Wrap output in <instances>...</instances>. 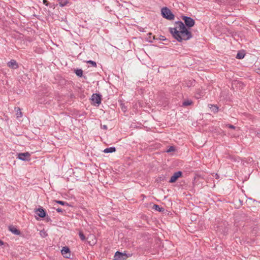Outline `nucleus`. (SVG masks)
<instances>
[{"label":"nucleus","instance_id":"9d476101","mask_svg":"<svg viewBox=\"0 0 260 260\" xmlns=\"http://www.w3.org/2000/svg\"><path fill=\"white\" fill-rule=\"evenodd\" d=\"M35 212L40 217L43 218L46 216V212L42 208L36 209Z\"/></svg>","mask_w":260,"mask_h":260},{"label":"nucleus","instance_id":"f8f14e48","mask_svg":"<svg viewBox=\"0 0 260 260\" xmlns=\"http://www.w3.org/2000/svg\"><path fill=\"white\" fill-rule=\"evenodd\" d=\"M9 230L11 232H12V233H13V234H14L15 235H19L20 233V231L19 230H18L17 229H16L15 228H14L13 226H10Z\"/></svg>","mask_w":260,"mask_h":260},{"label":"nucleus","instance_id":"cd10ccee","mask_svg":"<svg viewBox=\"0 0 260 260\" xmlns=\"http://www.w3.org/2000/svg\"><path fill=\"white\" fill-rule=\"evenodd\" d=\"M43 2L45 4V3H46L47 2V1L46 0H43Z\"/></svg>","mask_w":260,"mask_h":260},{"label":"nucleus","instance_id":"6e6552de","mask_svg":"<svg viewBox=\"0 0 260 260\" xmlns=\"http://www.w3.org/2000/svg\"><path fill=\"white\" fill-rule=\"evenodd\" d=\"M181 175L182 172L180 171L175 172L171 177L169 182L170 183L175 182L177 180V179L181 176Z\"/></svg>","mask_w":260,"mask_h":260},{"label":"nucleus","instance_id":"f3484780","mask_svg":"<svg viewBox=\"0 0 260 260\" xmlns=\"http://www.w3.org/2000/svg\"><path fill=\"white\" fill-rule=\"evenodd\" d=\"M79 235L81 240L84 241L86 240L85 236H84L82 232H80L79 233Z\"/></svg>","mask_w":260,"mask_h":260},{"label":"nucleus","instance_id":"aec40b11","mask_svg":"<svg viewBox=\"0 0 260 260\" xmlns=\"http://www.w3.org/2000/svg\"><path fill=\"white\" fill-rule=\"evenodd\" d=\"M153 207H154V209H155V210H157V211H160V212L162 211V208H160L159 207V206H158V205H154L153 206Z\"/></svg>","mask_w":260,"mask_h":260},{"label":"nucleus","instance_id":"dca6fc26","mask_svg":"<svg viewBox=\"0 0 260 260\" xmlns=\"http://www.w3.org/2000/svg\"><path fill=\"white\" fill-rule=\"evenodd\" d=\"M244 54L242 52H238L236 55V58L238 59H242L244 57Z\"/></svg>","mask_w":260,"mask_h":260},{"label":"nucleus","instance_id":"a211bd4d","mask_svg":"<svg viewBox=\"0 0 260 260\" xmlns=\"http://www.w3.org/2000/svg\"><path fill=\"white\" fill-rule=\"evenodd\" d=\"M76 74L78 76L81 77L83 74V71L82 70H77L76 71Z\"/></svg>","mask_w":260,"mask_h":260},{"label":"nucleus","instance_id":"1a4fd4ad","mask_svg":"<svg viewBox=\"0 0 260 260\" xmlns=\"http://www.w3.org/2000/svg\"><path fill=\"white\" fill-rule=\"evenodd\" d=\"M7 66L11 69H16L19 67L18 63L15 60L11 59L7 63Z\"/></svg>","mask_w":260,"mask_h":260},{"label":"nucleus","instance_id":"412c9836","mask_svg":"<svg viewBox=\"0 0 260 260\" xmlns=\"http://www.w3.org/2000/svg\"><path fill=\"white\" fill-rule=\"evenodd\" d=\"M40 234L42 237H45L47 235L46 232L44 230L41 231Z\"/></svg>","mask_w":260,"mask_h":260},{"label":"nucleus","instance_id":"f257e3e1","mask_svg":"<svg viewBox=\"0 0 260 260\" xmlns=\"http://www.w3.org/2000/svg\"><path fill=\"white\" fill-rule=\"evenodd\" d=\"M175 27L170 28V32L178 42L186 41L192 38L191 32L181 21H177Z\"/></svg>","mask_w":260,"mask_h":260},{"label":"nucleus","instance_id":"2eb2a0df","mask_svg":"<svg viewBox=\"0 0 260 260\" xmlns=\"http://www.w3.org/2000/svg\"><path fill=\"white\" fill-rule=\"evenodd\" d=\"M16 115L17 118H19V117H22V112L19 108H17Z\"/></svg>","mask_w":260,"mask_h":260},{"label":"nucleus","instance_id":"bb28decb","mask_svg":"<svg viewBox=\"0 0 260 260\" xmlns=\"http://www.w3.org/2000/svg\"><path fill=\"white\" fill-rule=\"evenodd\" d=\"M215 177L216 178V179H218L219 176V175L217 174H216L215 175Z\"/></svg>","mask_w":260,"mask_h":260},{"label":"nucleus","instance_id":"5701e85b","mask_svg":"<svg viewBox=\"0 0 260 260\" xmlns=\"http://www.w3.org/2000/svg\"><path fill=\"white\" fill-rule=\"evenodd\" d=\"M226 126H227L230 128H232V129H235V128H236L235 126H234L233 125H232V124H226Z\"/></svg>","mask_w":260,"mask_h":260},{"label":"nucleus","instance_id":"393cba45","mask_svg":"<svg viewBox=\"0 0 260 260\" xmlns=\"http://www.w3.org/2000/svg\"><path fill=\"white\" fill-rule=\"evenodd\" d=\"M56 211L57 212H62V210L60 208H57V209H56Z\"/></svg>","mask_w":260,"mask_h":260},{"label":"nucleus","instance_id":"39448f33","mask_svg":"<svg viewBox=\"0 0 260 260\" xmlns=\"http://www.w3.org/2000/svg\"><path fill=\"white\" fill-rule=\"evenodd\" d=\"M91 100L93 103L96 104L98 105H99L101 103V98L100 95L99 94H93Z\"/></svg>","mask_w":260,"mask_h":260},{"label":"nucleus","instance_id":"c85d7f7f","mask_svg":"<svg viewBox=\"0 0 260 260\" xmlns=\"http://www.w3.org/2000/svg\"><path fill=\"white\" fill-rule=\"evenodd\" d=\"M0 244H3V242H2L1 241H0Z\"/></svg>","mask_w":260,"mask_h":260},{"label":"nucleus","instance_id":"f03ea898","mask_svg":"<svg viewBox=\"0 0 260 260\" xmlns=\"http://www.w3.org/2000/svg\"><path fill=\"white\" fill-rule=\"evenodd\" d=\"M161 13L164 18L169 20L174 19V15L171 12L170 10L167 7L162 8L161 10Z\"/></svg>","mask_w":260,"mask_h":260},{"label":"nucleus","instance_id":"9b49d317","mask_svg":"<svg viewBox=\"0 0 260 260\" xmlns=\"http://www.w3.org/2000/svg\"><path fill=\"white\" fill-rule=\"evenodd\" d=\"M116 151V149L114 147H111L109 148H106L104 150L103 152L108 153H112Z\"/></svg>","mask_w":260,"mask_h":260},{"label":"nucleus","instance_id":"0eeeda50","mask_svg":"<svg viewBox=\"0 0 260 260\" xmlns=\"http://www.w3.org/2000/svg\"><path fill=\"white\" fill-rule=\"evenodd\" d=\"M62 255L66 258H70L71 253L70 249L68 247H63L61 250Z\"/></svg>","mask_w":260,"mask_h":260},{"label":"nucleus","instance_id":"b1692460","mask_svg":"<svg viewBox=\"0 0 260 260\" xmlns=\"http://www.w3.org/2000/svg\"><path fill=\"white\" fill-rule=\"evenodd\" d=\"M174 150V148L172 146L170 147L169 149L167 150L168 152H170L171 151H173Z\"/></svg>","mask_w":260,"mask_h":260},{"label":"nucleus","instance_id":"a878e982","mask_svg":"<svg viewBox=\"0 0 260 260\" xmlns=\"http://www.w3.org/2000/svg\"><path fill=\"white\" fill-rule=\"evenodd\" d=\"M102 127L104 129H107V126L106 125H103L102 126Z\"/></svg>","mask_w":260,"mask_h":260},{"label":"nucleus","instance_id":"7ed1b4c3","mask_svg":"<svg viewBox=\"0 0 260 260\" xmlns=\"http://www.w3.org/2000/svg\"><path fill=\"white\" fill-rule=\"evenodd\" d=\"M182 18L184 21L185 25L187 27H191L194 25L195 22L192 18L185 16H182Z\"/></svg>","mask_w":260,"mask_h":260},{"label":"nucleus","instance_id":"6ab92c4d","mask_svg":"<svg viewBox=\"0 0 260 260\" xmlns=\"http://www.w3.org/2000/svg\"><path fill=\"white\" fill-rule=\"evenodd\" d=\"M55 202L58 203V204H59L61 205H63V206H68V203L67 202H63V201H55Z\"/></svg>","mask_w":260,"mask_h":260},{"label":"nucleus","instance_id":"4468645a","mask_svg":"<svg viewBox=\"0 0 260 260\" xmlns=\"http://www.w3.org/2000/svg\"><path fill=\"white\" fill-rule=\"evenodd\" d=\"M192 104V102L191 100H187L184 101L182 103V105L183 106H188L191 105Z\"/></svg>","mask_w":260,"mask_h":260},{"label":"nucleus","instance_id":"ddd939ff","mask_svg":"<svg viewBox=\"0 0 260 260\" xmlns=\"http://www.w3.org/2000/svg\"><path fill=\"white\" fill-rule=\"evenodd\" d=\"M209 107L211 111L214 113H217L218 111V108L215 105H209Z\"/></svg>","mask_w":260,"mask_h":260},{"label":"nucleus","instance_id":"20e7f679","mask_svg":"<svg viewBox=\"0 0 260 260\" xmlns=\"http://www.w3.org/2000/svg\"><path fill=\"white\" fill-rule=\"evenodd\" d=\"M126 257L125 254L117 251L115 254L114 260H125Z\"/></svg>","mask_w":260,"mask_h":260},{"label":"nucleus","instance_id":"c756f323","mask_svg":"<svg viewBox=\"0 0 260 260\" xmlns=\"http://www.w3.org/2000/svg\"><path fill=\"white\" fill-rule=\"evenodd\" d=\"M150 42H152V40H151L150 38Z\"/></svg>","mask_w":260,"mask_h":260},{"label":"nucleus","instance_id":"423d86ee","mask_svg":"<svg viewBox=\"0 0 260 260\" xmlns=\"http://www.w3.org/2000/svg\"><path fill=\"white\" fill-rule=\"evenodd\" d=\"M30 154L28 152L21 153L18 154L19 159L22 160H28L30 159Z\"/></svg>","mask_w":260,"mask_h":260},{"label":"nucleus","instance_id":"4be33fe9","mask_svg":"<svg viewBox=\"0 0 260 260\" xmlns=\"http://www.w3.org/2000/svg\"><path fill=\"white\" fill-rule=\"evenodd\" d=\"M88 63L91 64L93 67H96V63L95 61H92V60H89L87 62Z\"/></svg>","mask_w":260,"mask_h":260}]
</instances>
